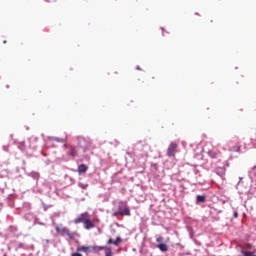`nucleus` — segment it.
Returning <instances> with one entry per match:
<instances>
[{
	"label": "nucleus",
	"mask_w": 256,
	"mask_h": 256,
	"mask_svg": "<svg viewBox=\"0 0 256 256\" xmlns=\"http://www.w3.org/2000/svg\"><path fill=\"white\" fill-rule=\"evenodd\" d=\"M84 227L85 229L89 230V229H93L95 228V224L91 221V219H88L84 222Z\"/></svg>",
	"instance_id": "6"
},
{
	"label": "nucleus",
	"mask_w": 256,
	"mask_h": 256,
	"mask_svg": "<svg viewBox=\"0 0 256 256\" xmlns=\"http://www.w3.org/2000/svg\"><path fill=\"white\" fill-rule=\"evenodd\" d=\"M57 233H61L62 235H67L69 233V229L66 227L56 226Z\"/></svg>",
	"instance_id": "8"
},
{
	"label": "nucleus",
	"mask_w": 256,
	"mask_h": 256,
	"mask_svg": "<svg viewBox=\"0 0 256 256\" xmlns=\"http://www.w3.org/2000/svg\"><path fill=\"white\" fill-rule=\"evenodd\" d=\"M118 213L122 217H125V216L129 217V215H131V210H129V207H127V204L120 202V205L118 207Z\"/></svg>",
	"instance_id": "1"
},
{
	"label": "nucleus",
	"mask_w": 256,
	"mask_h": 256,
	"mask_svg": "<svg viewBox=\"0 0 256 256\" xmlns=\"http://www.w3.org/2000/svg\"><path fill=\"white\" fill-rule=\"evenodd\" d=\"M68 147V155H70V157H77V146L69 145Z\"/></svg>",
	"instance_id": "5"
},
{
	"label": "nucleus",
	"mask_w": 256,
	"mask_h": 256,
	"mask_svg": "<svg viewBox=\"0 0 256 256\" xmlns=\"http://www.w3.org/2000/svg\"><path fill=\"white\" fill-rule=\"evenodd\" d=\"M122 242H123V240L121 239V237H117L116 240L109 239L108 245H115L117 247L119 245V243H122Z\"/></svg>",
	"instance_id": "7"
},
{
	"label": "nucleus",
	"mask_w": 256,
	"mask_h": 256,
	"mask_svg": "<svg viewBox=\"0 0 256 256\" xmlns=\"http://www.w3.org/2000/svg\"><path fill=\"white\" fill-rule=\"evenodd\" d=\"M78 147H81L84 151H87V149L91 147V142H89V140L86 139H81L78 143Z\"/></svg>",
	"instance_id": "4"
},
{
	"label": "nucleus",
	"mask_w": 256,
	"mask_h": 256,
	"mask_svg": "<svg viewBox=\"0 0 256 256\" xmlns=\"http://www.w3.org/2000/svg\"><path fill=\"white\" fill-rule=\"evenodd\" d=\"M243 256H255V252H249L247 250H241Z\"/></svg>",
	"instance_id": "14"
},
{
	"label": "nucleus",
	"mask_w": 256,
	"mask_h": 256,
	"mask_svg": "<svg viewBox=\"0 0 256 256\" xmlns=\"http://www.w3.org/2000/svg\"><path fill=\"white\" fill-rule=\"evenodd\" d=\"M87 165L85 164H81L79 167H78V173L79 175L83 174V173H87Z\"/></svg>",
	"instance_id": "9"
},
{
	"label": "nucleus",
	"mask_w": 256,
	"mask_h": 256,
	"mask_svg": "<svg viewBox=\"0 0 256 256\" xmlns=\"http://www.w3.org/2000/svg\"><path fill=\"white\" fill-rule=\"evenodd\" d=\"M196 199H197V203H205L206 201L205 195H198Z\"/></svg>",
	"instance_id": "12"
},
{
	"label": "nucleus",
	"mask_w": 256,
	"mask_h": 256,
	"mask_svg": "<svg viewBox=\"0 0 256 256\" xmlns=\"http://www.w3.org/2000/svg\"><path fill=\"white\" fill-rule=\"evenodd\" d=\"M138 70H141V68L137 67Z\"/></svg>",
	"instance_id": "25"
},
{
	"label": "nucleus",
	"mask_w": 256,
	"mask_h": 256,
	"mask_svg": "<svg viewBox=\"0 0 256 256\" xmlns=\"http://www.w3.org/2000/svg\"><path fill=\"white\" fill-rule=\"evenodd\" d=\"M234 217L237 219L239 217V214L237 212H234Z\"/></svg>",
	"instance_id": "22"
},
{
	"label": "nucleus",
	"mask_w": 256,
	"mask_h": 256,
	"mask_svg": "<svg viewBox=\"0 0 256 256\" xmlns=\"http://www.w3.org/2000/svg\"><path fill=\"white\" fill-rule=\"evenodd\" d=\"M72 256H83L80 253H73Z\"/></svg>",
	"instance_id": "23"
},
{
	"label": "nucleus",
	"mask_w": 256,
	"mask_h": 256,
	"mask_svg": "<svg viewBox=\"0 0 256 256\" xmlns=\"http://www.w3.org/2000/svg\"><path fill=\"white\" fill-rule=\"evenodd\" d=\"M104 251L106 256H113V250L111 249V247L106 246V248H104Z\"/></svg>",
	"instance_id": "11"
},
{
	"label": "nucleus",
	"mask_w": 256,
	"mask_h": 256,
	"mask_svg": "<svg viewBox=\"0 0 256 256\" xmlns=\"http://www.w3.org/2000/svg\"><path fill=\"white\" fill-rule=\"evenodd\" d=\"M157 247H158V249H160V251H162L164 253L169 251V246H167V244H165V243H161Z\"/></svg>",
	"instance_id": "10"
},
{
	"label": "nucleus",
	"mask_w": 256,
	"mask_h": 256,
	"mask_svg": "<svg viewBox=\"0 0 256 256\" xmlns=\"http://www.w3.org/2000/svg\"><path fill=\"white\" fill-rule=\"evenodd\" d=\"M117 215H119V212H115V213L113 214L114 217H117Z\"/></svg>",
	"instance_id": "24"
},
{
	"label": "nucleus",
	"mask_w": 256,
	"mask_h": 256,
	"mask_svg": "<svg viewBox=\"0 0 256 256\" xmlns=\"http://www.w3.org/2000/svg\"><path fill=\"white\" fill-rule=\"evenodd\" d=\"M18 147H19V149H21V151H24V149H25V143H20V144L18 145Z\"/></svg>",
	"instance_id": "20"
},
{
	"label": "nucleus",
	"mask_w": 256,
	"mask_h": 256,
	"mask_svg": "<svg viewBox=\"0 0 256 256\" xmlns=\"http://www.w3.org/2000/svg\"><path fill=\"white\" fill-rule=\"evenodd\" d=\"M177 151V144L172 142L168 149H167V155L168 157H175V152Z\"/></svg>",
	"instance_id": "3"
},
{
	"label": "nucleus",
	"mask_w": 256,
	"mask_h": 256,
	"mask_svg": "<svg viewBox=\"0 0 256 256\" xmlns=\"http://www.w3.org/2000/svg\"><path fill=\"white\" fill-rule=\"evenodd\" d=\"M105 248L106 246H93L92 250L99 252V251H105Z\"/></svg>",
	"instance_id": "13"
},
{
	"label": "nucleus",
	"mask_w": 256,
	"mask_h": 256,
	"mask_svg": "<svg viewBox=\"0 0 256 256\" xmlns=\"http://www.w3.org/2000/svg\"><path fill=\"white\" fill-rule=\"evenodd\" d=\"M77 251H83L84 253H87L89 251V246H82L77 249Z\"/></svg>",
	"instance_id": "16"
},
{
	"label": "nucleus",
	"mask_w": 256,
	"mask_h": 256,
	"mask_svg": "<svg viewBox=\"0 0 256 256\" xmlns=\"http://www.w3.org/2000/svg\"><path fill=\"white\" fill-rule=\"evenodd\" d=\"M52 141H56L57 143H63V138H53Z\"/></svg>",
	"instance_id": "18"
},
{
	"label": "nucleus",
	"mask_w": 256,
	"mask_h": 256,
	"mask_svg": "<svg viewBox=\"0 0 256 256\" xmlns=\"http://www.w3.org/2000/svg\"><path fill=\"white\" fill-rule=\"evenodd\" d=\"M67 237H69V239H74L75 238V233L71 232L68 230V233H66Z\"/></svg>",
	"instance_id": "17"
},
{
	"label": "nucleus",
	"mask_w": 256,
	"mask_h": 256,
	"mask_svg": "<svg viewBox=\"0 0 256 256\" xmlns=\"http://www.w3.org/2000/svg\"><path fill=\"white\" fill-rule=\"evenodd\" d=\"M208 155L211 157V159H217V152L213 150L208 151Z\"/></svg>",
	"instance_id": "15"
},
{
	"label": "nucleus",
	"mask_w": 256,
	"mask_h": 256,
	"mask_svg": "<svg viewBox=\"0 0 256 256\" xmlns=\"http://www.w3.org/2000/svg\"><path fill=\"white\" fill-rule=\"evenodd\" d=\"M233 151H236L237 153H239V151H241V146L239 145L234 146Z\"/></svg>",
	"instance_id": "19"
},
{
	"label": "nucleus",
	"mask_w": 256,
	"mask_h": 256,
	"mask_svg": "<svg viewBox=\"0 0 256 256\" xmlns=\"http://www.w3.org/2000/svg\"><path fill=\"white\" fill-rule=\"evenodd\" d=\"M64 147H67V144H65Z\"/></svg>",
	"instance_id": "26"
},
{
	"label": "nucleus",
	"mask_w": 256,
	"mask_h": 256,
	"mask_svg": "<svg viewBox=\"0 0 256 256\" xmlns=\"http://www.w3.org/2000/svg\"><path fill=\"white\" fill-rule=\"evenodd\" d=\"M88 217H89V213L84 212V213L78 215V217L74 220V223L76 225H79V223H84L85 224V222L87 221Z\"/></svg>",
	"instance_id": "2"
},
{
	"label": "nucleus",
	"mask_w": 256,
	"mask_h": 256,
	"mask_svg": "<svg viewBox=\"0 0 256 256\" xmlns=\"http://www.w3.org/2000/svg\"><path fill=\"white\" fill-rule=\"evenodd\" d=\"M156 241H157V243H163V237H161V236H158L157 238H156Z\"/></svg>",
	"instance_id": "21"
}]
</instances>
